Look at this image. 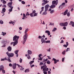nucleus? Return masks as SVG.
<instances>
[{
    "instance_id": "6e6d98bb",
    "label": "nucleus",
    "mask_w": 74,
    "mask_h": 74,
    "mask_svg": "<svg viewBox=\"0 0 74 74\" xmlns=\"http://www.w3.org/2000/svg\"><path fill=\"white\" fill-rule=\"evenodd\" d=\"M2 1L3 4H5L6 3V1Z\"/></svg>"
},
{
    "instance_id": "4468645a",
    "label": "nucleus",
    "mask_w": 74,
    "mask_h": 74,
    "mask_svg": "<svg viewBox=\"0 0 74 74\" xmlns=\"http://www.w3.org/2000/svg\"><path fill=\"white\" fill-rule=\"evenodd\" d=\"M56 7V5H55L52 4L50 6V8L52 9H53L54 8H55Z\"/></svg>"
},
{
    "instance_id": "9d476101",
    "label": "nucleus",
    "mask_w": 74,
    "mask_h": 74,
    "mask_svg": "<svg viewBox=\"0 0 74 74\" xmlns=\"http://www.w3.org/2000/svg\"><path fill=\"white\" fill-rule=\"evenodd\" d=\"M52 60L54 61V64H56V63H57V62H59V60H57L56 59H55V58H53Z\"/></svg>"
},
{
    "instance_id": "680f3d73",
    "label": "nucleus",
    "mask_w": 74,
    "mask_h": 74,
    "mask_svg": "<svg viewBox=\"0 0 74 74\" xmlns=\"http://www.w3.org/2000/svg\"><path fill=\"white\" fill-rule=\"evenodd\" d=\"M33 14H34V13H36V10H34L32 12Z\"/></svg>"
},
{
    "instance_id": "2f4dec72",
    "label": "nucleus",
    "mask_w": 74,
    "mask_h": 74,
    "mask_svg": "<svg viewBox=\"0 0 74 74\" xmlns=\"http://www.w3.org/2000/svg\"><path fill=\"white\" fill-rule=\"evenodd\" d=\"M57 30V28L56 27H54L53 29L52 30V32H54L55 31H56Z\"/></svg>"
},
{
    "instance_id": "c85d7f7f",
    "label": "nucleus",
    "mask_w": 74,
    "mask_h": 74,
    "mask_svg": "<svg viewBox=\"0 0 74 74\" xmlns=\"http://www.w3.org/2000/svg\"><path fill=\"white\" fill-rule=\"evenodd\" d=\"M10 24H13V25H14V23H15V22H14V21H11V22H9Z\"/></svg>"
},
{
    "instance_id": "79ce46f5",
    "label": "nucleus",
    "mask_w": 74,
    "mask_h": 74,
    "mask_svg": "<svg viewBox=\"0 0 74 74\" xmlns=\"http://www.w3.org/2000/svg\"><path fill=\"white\" fill-rule=\"evenodd\" d=\"M3 21L1 20L0 21V24H1L2 25L3 24Z\"/></svg>"
},
{
    "instance_id": "6ab92c4d",
    "label": "nucleus",
    "mask_w": 74,
    "mask_h": 74,
    "mask_svg": "<svg viewBox=\"0 0 74 74\" xmlns=\"http://www.w3.org/2000/svg\"><path fill=\"white\" fill-rule=\"evenodd\" d=\"M68 45H69V43L68 42H66V45H63V47H66V48H67Z\"/></svg>"
},
{
    "instance_id": "7ed1b4c3",
    "label": "nucleus",
    "mask_w": 74,
    "mask_h": 74,
    "mask_svg": "<svg viewBox=\"0 0 74 74\" xmlns=\"http://www.w3.org/2000/svg\"><path fill=\"white\" fill-rule=\"evenodd\" d=\"M27 37H28V34H25L23 36V44H24L25 43L27 39Z\"/></svg>"
},
{
    "instance_id": "1a4fd4ad",
    "label": "nucleus",
    "mask_w": 74,
    "mask_h": 74,
    "mask_svg": "<svg viewBox=\"0 0 74 74\" xmlns=\"http://www.w3.org/2000/svg\"><path fill=\"white\" fill-rule=\"evenodd\" d=\"M6 41H5L4 40L2 41V45H3V44H4V45L2 46V47H5V44H6Z\"/></svg>"
},
{
    "instance_id": "8fccbe9b",
    "label": "nucleus",
    "mask_w": 74,
    "mask_h": 74,
    "mask_svg": "<svg viewBox=\"0 0 74 74\" xmlns=\"http://www.w3.org/2000/svg\"><path fill=\"white\" fill-rule=\"evenodd\" d=\"M21 3H22V4H25V1H21Z\"/></svg>"
},
{
    "instance_id": "5fc2aeb1",
    "label": "nucleus",
    "mask_w": 74,
    "mask_h": 74,
    "mask_svg": "<svg viewBox=\"0 0 74 74\" xmlns=\"http://www.w3.org/2000/svg\"><path fill=\"white\" fill-rule=\"evenodd\" d=\"M70 50V48H67V50L66 51V52H67V51H69Z\"/></svg>"
},
{
    "instance_id": "20e7f679",
    "label": "nucleus",
    "mask_w": 74,
    "mask_h": 74,
    "mask_svg": "<svg viewBox=\"0 0 74 74\" xmlns=\"http://www.w3.org/2000/svg\"><path fill=\"white\" fill-rule=\"evenodd\" d=\"M27 52L28 54V56H27V58L28 59H31V58H30V56L29 55H31V54H32V51L31 50H28L27 51Z\"/></svg>"
},
{
    "instance_id": "f8f14e48",
    "label": "nucleus",
    "mask_w": 74,
    "mask_h": 74,
    "mask_svg": "<svg viewBox=\"0 0 74 74\" xmlns=\"http://www.w3.org/2000/svg\"><path fill=\"white\" fill-rule=\"evenodd\" d=\"M58 3V1H53L52 2V4H56V5H57Z\"/></svg>"
},
{
    "instance_id": "7c9ffc66",
    "label": "nucleus",
    "mask_w": 74,
    "mask_h": 74,
    "mask_svg": "<svg viewBox=\"0 0 74 74\" xmlns=\"http://www.w3.org/2000/svg\"><path fill=\"white\" fill-rule=\"evenodd\" d=\"M33 63H34V60L31 61L29 62V64L31 65L32 64H33Z\"/></svg>"
},
{
    "instance_id": "c03bdc74",
    "label": "nucleus",
    "mask_w": 74,
    "mask_h": 74,
    "mask_svg": "<svg viewBox=\"0 0 74 74\" xmlns=\"http://www.w3.org/2000/svg\"><path fill=\"white\" fill-rule=\"evenodd\" d=\"M43 58H42L40 57V58H38V60H42Z\"/></svg>"
},
{
    "instance_id": "393cba45",
    "label": "nucleus",
    "mask_w": 74,
    "mask_h": 74,
    "mask_svg": "<svg viewBox=\"0 0 74 74\" xmlns=\"http://www.w3.org/2000/svg\"><path fill=\"white\" fill-rule=\"evenodd\" d=\"M63 7V6H62V5H60V6L59 7V10H62V9Z\"/></svg>"
},
{
    "instance_id": "0e129e2a",
    "label": "nucleus",
    "mask_w": 74,
    "mask_h": 74,
    "mask_svg": "<svg viewBox=\"0 0 74 74\" xmlns=\"http://www.w3.org/2000/svg\"><path fill=\"white\" fill-rule=\"evenodd\" d=\"M9 66H10V67H12V64H11V63H10L9 64Z\"/></svg>"
},
{
    "instance_id": "e2e57ef3",
    "label": "nucleus",
    "mask_w": 74,
    "mask_h": 74,
    "mask_svg": "<svg viewBox=\"0 0 74 74\" xmlns=\"http://www.w3.org/2000/svg\"><path fill=\"white\" fill-rule=\"evenodd\" d=\"M42 64H43V63H42V62L40 63V65H41V66H42Z\"/></svg>"
},
{
    "instance_id": "39448f33",
    "label": "nucleus",
    "mask_w": 74,
    "mask_h": 74,
    "mask_svg": "<svg viewBox=\"0 0 74 74\" xmlns=\"http://www.w3.org/2000/svg\"><path fill=\"white\" fill-rule=\"evenodd\" d=\"M2 71V73L4 74L5 73V70H4V66L3 65H1L0 66V72Z\"/></svg>"
},
{
    "instance_id": "a878e982",
    "label": "nucleus",
    "mask_w": 74,
    "mask_h": 74,
    "mask_svg": "<svg viewBox=\"0 0 74 74\" xmlns=\"http://www.w3.org/2000/svg\"><path fill=\"white\" fill-rule=\"evenodd\" d=\"M13 7H11L10 8V9L8 11H9V12H12V9H13Z\"/></svg>"
},
{
    "instance_id": "ea45409f",
    "label": "nucleus",
    "mask_w": 74,
    "mask_h": 74,
    "mask_svg": "<svg viewBox=\"0 0 74 74\" xmlns=\"http://www.w3.org/2000/svg\"><path fill=\"white\" fill-rule=\"evenodd\" d=\"M29 16L30 15V14H29V12H27L26 14V16Z\"/></svg>"
},
{
    "instance_id": "cd10ccee",
    "label": "nucleus",
    "mask_w": 74,
    "mask_h": 74,
    "mask_svg": "<svg viewBox=\"0 0 74 74\" xmlns=\"http://www.w3.org/2000/svg\"><path fill=\"white\" fill-rule=\"evenodd\" d=\"M18 52H19V50H16L15 51H14V53H15V54L16 55L17 54H18Z\"/></svg>"
},
{
    "instance_id": "09e8293b",
    "label": "nucleus",
    "mask_w": 74,
    "mask_h": 74,
    "mask_svg": "<svg viewBox=\"0 0 74 74\" xmlns=\"http://www.w3.org/2000/svg\"><path fill=\"white\" fill-rule=\"evenodd\" d=\"M50 40H47V41H45V42L46 43H49L50 42Z\"/></svg>"
},
{
    "instance_id": "f704fd0d",
    "label": "nucleus",
    "mask_w": 74,
    "mask_h": 74,
    "mask_svg": "<svg viewBox=\"0 0 74 74\" xmlns=\"http://www.w3.org/2000/svg\"><path fill=\"white\" fill-rule=\"evenodd\" d=\"M29 69H27L25 71V73H27V72H29Z\"/></svg>"
},
{
    "instance_id": "69168bd1",
    "label": "nucleus",
    "mask_w": 74,
    "mask_h": 74,
    "mask_svg": "<svg viewBox=\"0 0 74 74\" xmlns=\"http://www.w3.org/2000/svg\"><path fill=\"white\" fill-rule=\"evenodd\" d=\"M22 29V27H19V30H21Z\"/></svg>"
},
{
    "instance_id": "338daca9",
    "label": "nucleus",
    "mask_w": 74,
    "mask_h": 74,
    "mask_svg": "<svg viewBox=\"0 0 74 74\" xmlns=\"http://www.w3.org/2000/svg\"><path fill=\"white\" fill-rule=\"evenodd\" d=\"M45 4H46L44 2L42 3V5H44Z\"/></svg>"
},
{
    "instance_id": "4c0bfd02",
    "label": "nucleus",
    "mask_w": 74,
    "mask_h": 74,
    "mask_svg": "<svg viewBox=\"0 0 74 74\" xmlns=\"http://www.w3.org/2000/svg\"><path fill=\"white\" fill-rule=\"evenodd\" d=\"M20 69L21 71H23V70H24V68H23V67H22V66L21 67Z\"/></svg>"
},
{
    "instance_id": "13d9d810",
    "label": "nucleus",
    "mask_w": 74,
    "mask_h": 74,
    "mask_svg": "<svg viewBox=\"0 0 74 74\" xmlns=\"http://www.w3.org/2000/svg\"><path fill=\"white\" fill-rule=\"evenodd\" d=\"M41 56H42V54H39L38 55L39 58H40Z\"/></svg>"
},
{
    "instance_id": "4be33fe9",
    "label": "nucleus",
    "mask_w": 74,
    "mask_h": 74,
    "mask_svg": "<svg viewBox=\"0 0 74 74\" xmlns=\"http://www.w3.org/2000/svg\"><path fill=\"white\" fill-rule=\"evenodd\" d=\"M28 28L27 29H25V31L24 32V33L25 34H27V32H28Z\"/></svg>"
},
{
    "instance_id": "a18cd8bd",
    "label": "nucleus",
    "mask_w": 74,
    "mask_h": 74,
    "mask_svg": "<svg viewBox=\"0 0 74 74\" xmlns=\"http://www.w3.org/2000/svg\"><path fill=\"white\" fill-rule=\"evenodd\" d=\"M67 16H70V13L68 12L67 13Z\"/></svg>"
},
{
    "instance_id": "f03ea898",
    "label": "nucleus",
    "mask_w": 74,
    "mask_h": 74,
    "mask_svg": "<svg viewBox=\"0 0 74 74\" xmlns=\"http://www.w3.org/2000/svg\"><path fill=\"white\" fill-rule=\"evenodd\" d=\"M47 66H46V64H44L43 66H41V70L43 69L42 70L43 71V73L44 74H47V71L49 70V69L47 68Z\"/></svg>"
},
{
    "instance_id": "c756f323",
    "label": "nucleus",
    "mask_w": 74,
    "mask_h": 74,
    "mask_svg": "<svg viewBox=\"0 0 74 74\" xmlns=\"http://www.w3.org/2000/svg\"><path fill=\"white\" fill-rule=\"evenodd\" d=\"M60 25L61 26H64V23H61L60 24Z\"/></svg>"
},
{
    "instance_id": "49530a36",
    "label": "nucleus",
    "mask_w": 74,
    "mask_h": 74,
    "mask_svg": "<svg viewBox=\"0 0 74 74\" xmlns=\"http://www.w3.org/2000/svg\"><path fill=\"white\" fill-rule=\"evenodd\" d=\"M66 3H63L62 4V5H62V6H63H63H64V5H65V4Z\"/></svg>"
},
{
    "instance_id": "aec40b11",
    "label": "nucleus",
    "mask_w": 74,
    "mask_h": 74,
    "mask_svg": "<svg viewBox=\"0 0 74 74\" xmlns=\"http://www.w3.org/2000/svg\"><path fill=\"white\" fill-rule=\"evenodd\" d=\"M70 24L71 25V26L72 27H74V22H73L71 21L70 22Z\"/></svg>"
},
{
    "instance_id": "c9c22d12",
    "label": "nucleus",
    "mask_w": 74,
    "mask_h": 74,
    "mask_svg": "<svg viewBox=\"0 0 74 74\" xmlns=\"http://www.w3.org/2000/svg\"><path fill=\"white\" fill-rule=\"evenodd\" d=\"M62 55H65L66 54V51L64 50L62 52Z\"/></svg>"
},
{
    "instance_id": "9b49d317",
    "label": "nucleus",
    "mask_w": 74,
    "mask_h": 74,
    "mask_svg": "<svg viewBox=\"0 0 74 74\" xmlns=\"http://www.w3.org/2000/svg\"><path fill=\"white\" fill-rule=\"evenodd\" d=\"M13 69H15L16 67V63H15L13 64V65L12 66Z\"/></svg>"
},
{
    "instance_id": "473e14b6",
    "label": "nucleus",
    "mask_w": 74,
    "mask_h": 74,
    "mask_svg": "<svg viewBox=\"0 0 74 74\" xmlns=\"http://www.w3.org/2000/svg\"><path fill=\"white\" fill-rule=\"evenodd\" d=\"M38 15V13H35L34 14V16H37Z\"/></svg>"
},
{
    "instance_id": "bf43d9fd",
    "label": "nucleus",
    "mask_w": 74,
    "mask_h": 74,
    "mask_svg": "<svg viewBox=\"0 0 74 74\" xmlns=\"http://www.w3.org/2000/svg\"><path fill=\"white\" fill-rule=\"evenodd\" d=\"M38 38H40V39H41V38H42V36H38Z\"/></svg>"
},
{
    "instance_id": "0eeeda50",
    "label": "nucleus",
    "mask_w": 74,
    "mask_h": 74,
    "mask_svg": "<svg viewBox=\"0 0 74 74\" xmlns=\"http://www.w3.org/2000/svg\"><path fill=\"white\" fill-rule=\"evenodd\" d=\"M11 1V2H9L8 3V7L11 8L13 7L12 6V0H10V1Z\"/></svg>"
},
{
    "instance_id": "6e6552de",
    "label": "nucleus",
    "mask_w": 74,
    "mask_h": 74,
    "mask_svg": "<svg viewBox=\"0 0 74 74\" xmlns=\"http://www.w3.org/2000/svg\"><path fill=\"white\" fill-rule=\"evenodd\" d=\"M49 5L47 4L45 6V12L47 11L48 10V8H49Z\"/></svg>"
},
{
    "instance_id": "b1692460",
    "label": "nucleus",
    "mask_w": 74,
    "mask_h": 74,
    "mask_svg": "<svg viewBox=\"0 0 74 74\" xmlns=\"http://www.w3.org/2000/svg\"><path fill=\"white\" fill-rule=\"evenodd\" d=\"M67 12H68V10H66V11L64 12L63 14L64 15H66V14H67Z\"/></svg>"
},
{
    "instance_id": "5701e85b",
    "label": "nucleus",
    "mask_w": 74,
    "mask_h": 74,
    "mask_svg": "<svg viewBox=\"0 0 74 74\" xmlns=\"http://www.w3.org/2000/svg\"><path fill=\"white\" fill-rule=\"evenodd\" d=\"M68 25V23L66 22L64 23V26H67Z\"/></svg>"
},
{
    "instance_id": "bb28decb",
    "label": "nucleus",
    "mask_w": 74,
    "mask_h": 74,
    "mask_svg": "<svg viewBox=\"0 0 74 74\" xmlns=\"http://www.w3.org/2000/svg\"><path fill=\"white\" fill-rule=\"evenodd\" d=\"M1 61H4V60H7V59L6 58L1 59Z\"/></svg>"
},
{
    "instance_id": "dca6fc26",
    "label": "nucleus",
    "mask_w": 74,
    "mask_h": 74,
    "mask_svg": "<svg viewBox=\"0 0 74 74\" xmlns=\"http://www.w3.org/2000/svg\"><path fill=\"white\" fill-rule=\"evenodd\" d=\"M41 41L42 42L41 43V44H43V43H45V39L44 38H42L41 39Z\"/></svg>"
},
{
    "instance_id": "412c9836",
    "label": "nucleus",
    "mask_w": 74,
    "mask_h": 74,
    "mask_svg": "<svg viewBox=\"0 0 74 74\" xmlns=\"http://www.w3.org/2000/svg\"><path fill=\"white\" fill-rule=\"evenodd\" d=\"M44 7H42L41 8V10L40 12V14H41V13H42V12L44 11Z\"/></svg>"
},
{
    "instance_id": "603ef678",
    "label": "nucleus",
    "mask_w": 74,
    "mask_h": 74,
    "mask_svg": "<svg viewBox=\"0 0 74 74\" xmlns=\"http://www.w3.org/2000/svg\"><path fill=\"white\" fill-rule=\"evenodd\" d=\"M48 52H51V48H49L47 50Z\"/></svg>"
},
{
    "instance_id": "58836bf2",
    "label": "nucleus",
    "mask_w": 74,
    "mask_h": 74,
    "mask_svg": "<svg viewBox=\"0 0 74 74\" xmlns=\"http://www.w3.org/2000/svg\"><path fill=\"white\" fill-rule=\"evenodd\" d=\"M2 35H3V36H5V34H6V33L5 32L4 33V32H2Z\"/></svg>"
},
{
    "instance_id": "e433bc0d",
    "label": "nucleus",
    "mask_w": 74,
    "mask_h": 74,
    "mask_svg": "<svg viewBox=\"0 0 74 74\" xmlns=\"http://www.w3.org/2000/svg\"><path fill=\"white\" fill-rule=\"evenodd\" d=\"M5 8H4L2 9V12H5Z\"/></svg>"
},
{
    "instance_id": "2eb2a0df",
    "label": "nucleus",
    "mask_w": 74,
    "mask_h": 74,
    "mask_svg": "<svg viewBox=\"0 0 74 74\" xmlns=\"http://www.w3.org/2000/svg\"><path fill=\"white\" fill-rule=\"evenodd\" d=\"M51 9L50 8L49 10V11H50V13L51 14H52L54 12V11H55V10H51Z\"/></svg>"
},
{
    "instance_id": "f3484780",
    "label": "nucleus",
    "mask_w": 74,
    "mask_h": 74,
    "mask_svg": "<svg viewBox=\"0 0 74 74\" xmlns=\"http://www.w3.org/2000/svg\"><path fill=\"white\" fill-rule=\"evenodd\" d=\"M7 49L8 51H11V50H12V47L10 46H9L8 47Z\"/></svg>"
},
{
    "instance_id": "72a5a7b5",
    "label": "nucleus",
    "mask_w": 74,
    "mask_h": 74,
    "mask_svg": "<svg viewBox=\"0 0 74 74\" xmlns=\"http://www.w3.org/2000/svg\"><path fill=\"white\" fill-rule=\"evenodd\" d=\"M47 64H51V62L49 60H48L47 62Z\"/></svg>"
},
{
    "instance_id": "4d7b16f0",
    "label": "nucleus",
    "mask_w": 74,
    "mask_h": 74,
    "mask_svg": "<svg viewBox=\"0 0 74 74\" xmlns=\"http://www.w3.org/2000/svg\"><path fill=\"white\" fill-rule=\"evenodd\" d=\"M17 66H18L19 68H20L21 67H22V66H20V65H19L18 64H17Z\"/></svg>"
},
{
    "instance_id": "3c124183",
    "label": "nucleus",
    "mask_w": 74,
    "mask_h": 74,
    "mask_svg": "<svg viewBox=\"0 0 74 74\" xmlns=\"http://www.w3.org/2000/svg\"><path fill=\"white\" fill-rule=\"evenodd\" d=\"M2 6L3 7H4V8H6V7H7V6H6V5H2Z\"/></svg>"
},
{
    "instance_id": "ddd939ff",
    "label": "nucleus",
    "mask_w": 74,
    "mask_h": 74,
    "mask_svg": "<svg viewBox=\"0 0 74 74\" xmlns=\"http://www.w3.org/2000/svg\"><path fill=\"white\" fill-rule=\"evenodd\" d=\"M45 33H47L48 36H49L51 34V32L49 30H46Z\"/></svg>"
},
{
    "instance_id": "a19ab883",
    "label": "nucleus",
    "mask_w": 74,
    "mask_h": 74,
    "mask_svg": "<svg viewBox=\"0 0 74 74\" xmlns=\"http://www.w3.org/2000/svg\"><path fill=\"white\" fill-rule=\"evenodd\" d=\"M47 13L46 12H43V14H42V15H47Z\"/></svg>"
},
{
    "instance_id": "864d4df0",
    "label": "nucleus",
    "mask_w": 74,
    "mask_h": 74,
    "mask_svg": "<svg viewBox=\"0 0 74 74\" xmlns=\"http://www.w3.org/2000/svg\"><path fill=\"white\" fill-rule=\"evenodd\" d=\"M22 59H21V58H20V63H22Z\"/></svg>"
},
{
    "instance_id": "423d86ee",
    "label": "nucleus",
    "mask_w": 74,
    "mask_h": 74,
    "mask_svg": "<svg viewBox=\"0 0 74 74\" xmlns=\"http://www.w3.org/2000/svg\"><path fill=\"white\" fill-rule=\"evenodd\" d=\"M6 54H7V55H8L9 57H13L14 55V53H9L8 51L6 53Z\"/></svg>"
},
{
    "instance_id": "774afa93",
    "label": "nucleus",
    "mask_w": 74,
    "mask_h": 74,
    "mask_svg": "<svg viewBox=\"0 0 74 74\" xmlns=\"http://www.w3.org/2000/svg\"><path fill=\"white\" fill-rule=\"evenodd\" d=\"M48 74H51V71H48Z\"/></svg>"
},
{
    "instance_id": "37998d69",
    "label": "nucleus",
    "mask_w": 74,
    "mask_h": 74,
    "mask_svg": "<svg viewBox=\"0 0 74 74\" xmlns=\"http://www.w3.org/2000/svg\"><path fill=\"white\" fill-rule=\"evenodd\" d=\"M7 60L8 61V62H11V61L10 60V58H9Z\"/></svg>"
},
{
    "instance_id": "052dcab7",
    "label": "nucleus",
    "mask_w": 74,
    "mask_h": 74,
    "mask_svg": "<svg viewBox=\"0 0 74 74\" xmlns=\"http://www.w3.org/2000/svg\"><path fill=\"white\" fill-rule=\"evenodd\" d=\"M64 42V41L63 40H61V42H60V43H63Z\"/></svg>"
},
{
    "instance_id": "de8ad7c7",
    "label": "nucleus",
    "mask_w": 74,
    "mask_h": 74,
    "mask_svg": "<svg viewBox=\"0 0 74 74\" xmlns=\"http://www.w3.org/2000/svg\"><path fill=\"white\" fill-rule=\"evenodd\" d=\"M33 13H30L29 15H30L31 16V17H33Z\"/></svg>"
},
{
    "instance_id": "a211bd4d",
    "label": "nucleus",
    "mask_w": 74,
    "mask_h": 74,
    "mask_svg": "<svg viewBox=\"0 0 74 74\" xmlns=\"http://www.w3.org/2000/svg\"><path fill=\"white\" fill-rule=\"evenodd\" d=\"M27 18V17H26V15H25V14H23V18H22V19H25V18Z\"/></svg>"
},
{
    "instance_id": "f257e3e1",
    "label": "nucleus",
    "mask_w": 74,
    "mask_h": 74,
    "mask_svg": "<svg viewBox=\"0 0 74 74\" xmlns=\"http://www.w3.org/2000/svg\"><path fill=\"white\" fill-rule=\"evenodd\" d=\"M19 38V36H17L15 35L13 38V41H15L14 42L13 46L14 47L17 45L18 43V39Z\"/></svg>"
}]
</instances>
